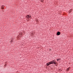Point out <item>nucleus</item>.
I'll return each mask as SVG.
<instances>
[{
  "mask_svg": "<svg viewBox=\"0 0 73 73\" xmlns=\"http://www.w3.org/2000/svg\"><path fill=\"white\" fill-rule=\"evenodd\" d=\"M71 10H72V9H71Z\"/></svg>",
  "mask_w": 73,
  "mask_h": 73,
  "instance_id": "obj_15",
  "label": "nucleus"
},
{
  "mask_svg": "<svg viewBox=\"0 0 73 73\" xmlns=\"http://www.w3.org/2000/svg\"><path fill=\"white\" fill-rule=\"evenodd\" d=\"M30 34H31V36H33L34 35V33H31Z\"/></svg>",
  "mask_w": 73,
  "mask_h": 73,
  "instance_id": "obj_6",
  "label": "nucleus"
},
{
  "mask_svg": "<svg viewBox=\"0 0 73 73\" xmlns=\"http://www.w3.org/2000/svg\"><path fill=\"white\" fill-rule=\"evenodd\" d=\"M30 17H31V16H29V15H27L26 16L27 18H29Z\"/></svg>",
  "mask_w": 73,
  "mask_h": 73,
  "instance_id": "obj_5",
  "label": "nucleus"
},
{
  "mask_svg": "<svg viewBox=\"0 0 73 73\" xmlns=\"http://www.w3.org/2000/svg\"><path fill=\"white\" fill-rule=\"evenodd\" d=\"M50 64H51V63L50 62L46 64L47 65V66H48V65H49Z\"/></svg>",
  "mask_w": 73,
  "mask_h": 73,
  "instance_id": "obj_3",
  "label": "nucleus"
},
{
  "mask_svg": "<svg viewBox=\"0 0 73 73\" xmlns=\"http://www.w3.org/2000/svg\"><path fill=\"white\" fill-rule=\"evenodd\" d=\"M4 6L3 5H2L1 6V7H2V9H4Z\"/></svg>",
  "mask_w": 73,
  "mask_h": 73,
  "instance_id": "obj_8",
  "label": "nucleus"
},
{
  "mask_svg": "<svg viewBox=\"0 0 73 73\" xmlns=\"http://www.w3.org/2000/svg\"><path fill=\"white\" fill-rule=\"evenodd\" d=\"M57 61H58V60H59V61H60V60H61V59H60V58L57 59Z\"/></svg>",
  "mask_w": 73,
  "mask_h": 73,
  "instance_id": "obj_9",
  "label": "nucleus"
},
{
  "mask_svg": "<svg viewBox=\"0 0 73 73\" xmlns=\"http://www.w3.org/2000/svg\"><path fill=\"white\" fill-rule=\"evenodd\" d=\"M51 62V64H56V62H54V60L52 61V62Z\"/></svg>",
  "mask_w": 73,
  "mask_h": 73,
  "instance_id": "obj_1",
  "label": "nucleus"
},
{
  "mask_svg": "<svg viewBox=\"0 0 73 73\" xmlns=\"http://www.w3.org/2000/svg\"><path fill=\"white\" fill-rule=\"evenodd\" d=\"M13 41H12V40H11V42H12Z\"/></svg>",
  "mask_w": 73,
  "mask_h": 73,
  "instance_id": "obj_13",
  "label": "nucleus"
},
{
  "mask_svg": "<svg viewBox=\"0 0 73 73\" xmlns=\"http://www.w3.org/2000/svg\"><path fill=\"white\" fill-rule=\"evenodd\" d=\"M23 33H24V34H25V33L24 32Z\"/></svg>",
  "mask_w": 73,
  "mask_h": 73,
  "instance_id": "obj_14",
  "label": "nucleus"
},
{
  "mask_svg": "<svg viewBox=\"0 0 73 73\" xmlns=\"http://www.w3.org/2000/svg\"><path fill=\"white\" fill-rule=\"evenodd\" d=\"M22 36V33H19V36Z\"/></svg>",
  "mask_w": 73,
  "mask_h": 73,
  "instance_id": "obj_4",
  "label": "nucleus"
},
{
  "mask_svg": "<svg viewBox=\"0 0 73 73\" xmlns=\"http://www.w3.org/2000/svg\"><path fill=\"white\" fill-rule=\"evenodd\" d=\"M66 71H69V70H68V69H67Z\"/></svg>",
  "mask_w": 73,
  "mask_h": 73,
  "instance_id": "obj_12",
  "label": "nucleus"
},
{
  "mask_svg": "<svg viewBox=\"0 0 73 73\" xmlns=\"http://www.w3.org/2000/svg\"><path fill=\"white\" fill-rule=\"evenodd\" d=\"M70 67H69V68H68L67 69L68 70H69V69H70Z\"/></svg>",
  "mask_w": 73,
  "mask_h": 73,
  "instance_id": "obj_11",
  "label": "nucleus"
},
{
  "mask_svg": "<svg viewBox=\"0 0 73 73\" xmlns=\"http://www.w3.org/2000/svg\"><path fill=\"white\" fill-rule=\"evenodd\" d=\"M60 33H61L59 31H58L56 33L57 35V36H59V35H60Z\"/></svg>",
  "mask_w": 73,
  "mask_h": 73,
  "instance_id": "obj_2",
  "label": "nucleus"
},
{
  "mask_svg": "<svg viewBox=\"0 0 73 73\" xmlns=\"http://www.w3.org/2000/svg\"><path fill=\"white\" fill-rule=\"evenodd\" d=\"M44 1V0H40L41 2H42H42H43V1Z\"/></svg>",
  "mask_w": 73,
  "mask_h": 73,
  "instance_id": "obj_10",
  "label": "nucleus"
},
{
  "mask_svg": "<svg viewBox=\"0 0 73 73\" xmlns=\"http://www.w3.org/2000/svg\"><path fill=\"white\" fill-rule=\"evenodd\" d=\"M7 62H5V64L4 66V67H5V66H7Z\"/></svg>",
  "mask_w": 73,
  "mask_h": 73,
  "instance_id": "obj_7",
  "label": "nucleus"
}]
</instances>
